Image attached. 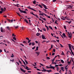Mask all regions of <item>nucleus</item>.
<instances>
[{
    "label": "nucleus",
    "mask_w": 74,
    "mask_h": 74,
    "mask_svg": "<svg viewBox=\"0 0 74 74\" xmlns=\"http://www.w3.org/2000/svg\"><path fill=\"white\" fill-rule=\"evenodd\" d=\"M18 9L19 11H20V12H21V13H24V14L26 13V12L25 10L23 11V10H21V8H18Z\"/></svg>",
    "instance_id": "1"
},
{
    "label": "nucleus",
    "mask_w": 74,
    "mask_h": 74,
    "mask_svg": "<svg viewBox=\"0 0 74 74\" xmlns=\"http://www.w3.org/2000/svg\"><path fill=\"white\" fill-rule=\"evenodd\" d=\"M68 33L67 34V35L68 36V37L69 38H71L72 37V35L71 34H70V33L69 32H67Z\"/></svg>",
    "instance_id": "2"
},
{
    "label": "nucleus",
    "mask_w": 74,
    "mask_h": 74,
    "mask_svg": "<svg viewBox=\"0 0 74 74\" xmlns=\"http://www.w3.org/2000/svg\"><path fill=\"white\" fill-rule=\"evenodd\" d=\"M50 67H49V69H53V70H55V66H52V65L50 64Z\"/></svg>",
    "instance_id": "3"
},
{
    "label": "nucleus",
    "mask_w": 74,
    "mask_h": 74,
    "mask_svg": "<svg viewBox=\"0 0 74 74\" xmlns=\"http://www.w3.org/2000/svg\"><path fill=\"white\" fill-rule=\"evenodd\" d=\"M42 38L43 40H44L45 39H46V38H45V36H44V34H42Z\"/></svg>",
    "instance_id": "4"
},
{
    "label": "nucleus",
    "mask_w": 74,
    "mask_h": 74,
    "mask_svg": "<svg viewBox=\"0 0 74 74\" xmlns=\"http://www.w3.org/2000/svg\"><path fill=\"white\" fill-rule=\"evenodd\" d=\"M27 8H29V9H30V10H33V11H37L36 10L30 7H27Z\"/></svg>",
    "instance_id": "5"
},
{
    "label": "nucleus",
    "mask_w": 74,
    "mask_h": 74,
    "mask_svg": "<svg viewBox=\"0 0 74 74\" xmlns=\"http://www.w3.org/2000/svg\"><path fill=\"white\" fill-rule=\"evenodd\" d=\"M25 67H26V68H25V69H26L27 70H32V69L30 68L29 69V68L26 65H25Z\"/></svg>",
    "instance_id": "6"
},
{
    "label": "nucleus",
    "mask_w": 74,
    "mask_h": 74,
    "mask_svg": "<svg viewBox=\"0 0 74 74\" xmlns=\"http://www.w3.org/2000/svg\"><path fill=\"white\" fill-rule=\"evenodd\" d=\"M1 31L2 33H4V32H5V31H4V30H3V28L2 27L1 28Z\"/></svg>",
    "instance_id": "7"
},
{
    "label": "nucleus",
    "mask_w": 74,
    "mask_h": 74,
    "mask_svg": "<svg viewBox=\"0 0 74 74\" xmlns=\"http://www.w3.org/2000/svg\"><path fill=\"white\" fill-rule=\"evenodd\" d=\"M68 45H69V49L70 50H72L71 49V44H68Z\"/></svg>",
    "instance_id": "8"
},
{
    "label": "nucleus",
    "mask_w": 74,
    "mask_h": 74,
    "mask_svg": "<svg viewBox=\"0 0 74 74\" xmlns=\"http://www.w3.org/2000/svg\"><path fill=\"white\" fill-rule=\"evenodd\" d=\"M20 70L22 71V72H23V73H24L26 72V70H23L22 68H20Z\"/></svg>",
    "instance_id": "9"
},
{
    "label": "nucleus",
    "mask_w": 74,
    "mask_h": 74,
    "mask_svg": "<svg viewBox=\"0 0 74 74\" xmlns=\"http://www.w3.org/2000/svg\"><path fill=\"white\" fill-rule=\"evenodd\" d=\"M42 69H43V72H45V71H47V70H46V69H44V67H42Z\"/></svg>",
    "instance_id": "10"
},
{
    "label": "nucleus",
    "mask_w": 74,
    "mask_h": 74,
    "mask_svg": "<svg viewBox=\"0 0 74 74\" xmlns=\"http://www.w3.org/2000/svg\"><path fill=\"white\" fill-rule=\"evenodd\" d=\"M47 72H48V73H50V72H52V71L51 70H47Z\"/></svg>",
    "instance_id": "11"
},
{
    "label": "nucleus",
    "mask_w": 74,
    "mask_h": 74,
    "mask_svg": "<svg viewBox=\"0 0 74 74\" xmlns=\"http://www.w3.org/2000/svg\"><path fill=\"white\" fill-rule=\"evenodd\" d=\"M24 21H25V22L27 23H28L29 22H28V21L26 20V19H25L24 20Z\"/></svg>",
    "instance_id": "12"
},
{
    "label": "nucleus",
    "mask_w": 74,
    "mask_h": 74,
    "mask_svg": "<svg viewBox=\"0 0 74 74\" xmlns=\"http://www.w3.org/2000/svg\"><path fill=\"white\" fill-rule=\"evenodd\" d=\"M40 52H36V54H37V56H38V55H40Z\"/></svg>",
    "instance_id": "13"
},
{
    "label": "nucleus",
    "mask_w": 74,
    "mask_h": 74,
    "mask_svg": "<svg viewBox=\"0 0 74 74\" xmlns=\"http://www.w3.org/2000/svg\"><path fill=\"white\" fill-rule=\"evenodd\" d=\"M61 62L62 63H64V61L62 60H61Z\"/></svg>",
    "instance_id": "14"
},
{
    "label": "nucleus",
    "mask_w": 74,
    "mask_h": 74,
    "mask_svg": "<svg viewBox=\"0 0 74 74\" xmlns=\"http://www.w3.org/2000/svg\"><path fill=\"white\" fill-rule=\"evenodd\" d=\"M49 29H51V30H53V29H52L51 26H49Z\"/></svg>",
    "instance_id": "15"
},
{
    "label": "nucleus",
    "mask_w": 74,
    "mask_h": 74,
    "mask_svg": "<svg viewBox=\"0 0 74 74\" xmlns=\"http://www.w3.org/2000/svg\"><path fill=\"white\" fill-rule=\"evenodd\" d=\"M62 17L61 18V19H63L62 20L63 21H64V20H65V19L64 18V17L63 16H62Z\"/></svg>",
    "instance_id": "16"
},
{
    "label": "nucleus",
    "mask_w": 74,
    "mask_h": 74,
    "mask_svg": "<svg viewBox=\"0 0 74 74\" xmlns=\"http://www.w3.org/2000/svg\"><path fill=\"white\" fill-rule=\"evenodd\" d=\"M66 22H68V23H69V24H70V23H71V22H72V21H66Z\"/></svg>",
    "instance_id": "17"
},
{
    "label": "nucleus",
    "mask_w": 74,
    "mask_h": 74,
    "mask_svg": "<svg viewBox=\"0 0 74 74\" xmlns=\"http://www.w3.org/2000/svg\"><path fill=\"white\" fill-rule=\"evenodd\" d=\"M36 0H34V1L33 2V3L34 4H36Z\"/></svg>",
    "instance_id": "18"
},
{
    "label": "nucleus",
    "mask_w": 74,
    "mask_h": 74,
    "mask_svg": "<svg viewBox=\"0 0 74 74\" xmlns=\"http://www.w3.org/2000/svg\"><path fill=\"white\" fill-rule=\"evenodd\" d=\"M44 8H45V9H48V8L47 7V6L45 5L44 6Z\"/></svg>",
    "instance_id": "19"
},
{
    "label": "nucleus",
    "mask_w": 74,
    "mask_h": 74,
    "mask_svg": "<svg viewBox=\"0 0 74 74\" xmlns=\"http://www.w3.org/2000/svg\"><path fill=\"white\" fill-rule=\"evenodd\" d=\"M65 34L63 33L62 34L63 36H64V37H66V36L65 35Z\"/></svg>",
    "instance_id": "20"
},
{
    "label": "nucleus",
    "mask_w": 74,
    "mask_h": 74,
    "mask_svg": "<svg viewBox=\"0 0 74 74\" xmlns=\"http://www.w3.org/2000/svg\"><path fill=\"white\" fill-rule=\"evenodd\" d=\"M68 7H68V8H72V7H73V6L71 5H69L68 6Z\"/></svg>",
    "instance_id": "21"
},
{
    "label": "nucleus",
    "mask_w": 74,
    "mask_h": 74,
    "mask_svg": "<svg viewBox=\"0 0 74 74\" xmlns=\"http://www.w3.org/2000/svg\"><path fill=\"white\" fill-rule=\"evenodd\" d=\"M61 70H62L63 71H64V68L63 67H61Z\"/></svg>",
    "instance_id": "22"
},
{
    "label": "nucleus",
    "mask_w": 74,
    "mask_h": 74,
    "mask_svg": "<svg viewBox=\"0 0 74 74\" xmlns=\"http://www.w3.org/2000/svg\"><path fill=\"white\" fill-rule=\"evenodd\" d=\"M30 13L31 14H32V15H34V16H35L36 15V14H33V12H30Z\"/></svg>",
    "instance_id": "23"
},
{
    "label": "nucleus",
    "mask_w": 74,
    "mask_h": 74,
    "mask_svg": "<svg viewBox=\"0 0 74 74\" xmlns=\"http://www.w3.org/2000/svg\"><path fill=\"white\" fill-rule=\"evenodd\" d=\"M25 61L26 64H29V63H28V62H27V61L26 60H25Z\"/></svg>",
    "instance_id": "24"
},
{
    "label": "nucleus",
    "mask_w": 74,
    "mask_h": 74,
    "mask_svg": "<svg viewBox=\"0 0 74 74\" xmlns=\"http://www.w3.org/2000/svg\"><path fill=\"white\" fill-rule=\"evenodd\" d=\"M40 33H37L36 34V36H40Z\"/></svg>",
    "instance_id": "25"
},
{
    "label": "nucleus",
    "mask_w": 74,
    "mask_h": 74,
    "mask_svg": "<svg viewBox=\"0 0 74 74\" xmlns=\"http://www.w3.org/2000/svg\"><path fill=\"white\" fill-rule=\"evenodd\" d=\"M14 55L13 54V53L12 54V56H11V58H14Z\"/></svg>",
    "instance_id": "26"
},
{
    "label": "nucleus",
    "mask_w": 74,
    "mask_h": 74,
    "mask_svg": "<svg viewBox=\"0 0 74 74\" xmlns=\"http://www.w3.org/2000/svg\"><path fill=\"white\" fill-rule=\"evenodd\" d=\"M32 46H33L34 45H35V44H34V42H33L32 43Z\"/></svg>",
    "instance_id": "27"
},
{
    "label": "nucleus",
    "mask_w": 74,
    "mask_h": 74,
    "mask_svg": "<svg viewBox=\"0 0 74 74\" xmlns=\"http://www.w3.org/2000/svg\"><path fill=\"white\" fill-rule=\"evenodd\" d=\"M42 30H43L44 31H45V32L46 31V29L45 28H43L42 29Z\"/></svg>",
    "instance_id": "28"
},
{
    "label": "nucleus",
    "mask_w": 74,
    "mask_h": 74,
    "mask_svg": "<svg viewBox=\"0 0 74 74\" xmlns=\"http://www.w3.org/2000/svg\"><path fill=\"white\" fill-rule=\"evenodd\" d=\"M13 39H14V40H16V38H15V36L13 37Z\"/></svg>",
    "instance_id": "29"
},
{
    "label": "nucleus",
    "mask_w": 74,
    "mask_h": 74,
    "mask_svg": "<svg viewBox=\"0 0 74 74\" xmlns=\"http://www.w3.org/2000/svg\"><path fill=\"white\" fill-rule=\"evenodd\" d=\"M38 5V6H39V7H40V8H42V7L41 6V5L39 4Z\"/></svg>",
    "instance_id": "30"
},
{
    "label": "nucleus",
    "mask_w": 74,
    "mask_h": 74,
    "mask_svg": "<svg viewBox=\"0 0 74 74\" xmlns=\"http://www.w3.org/2000/svg\"><path fill=\"white\" fill-rule=\"evenodd\" d=\"M7 20L8 21H9L10 23H11V20H10L8 19H7Z\"/></svg>",
    "instance_id": "31"
},
{
    "label": "nucleus",
    "mask_w": 74,
    "mask_h": 74,
    "mask_svg": "<svg viewBox=\"0 0 74 74\" xmlns=\"http://www.w3.org/2000/svg\"><path fill=\"white\" fill-rule=\"evenodd\" d=\"M71 62H69V61H68V65H69V64H70V63Z\"/></svg>",
    "instance_id": "32"
},
{
    "label": "nucleus",
    "mask_w": 74,
    "mask_h": 74,
    "mask_svg": "<svg viewBox=\"0 0 74 74\" xmlns=\"http://www.w3.org/2000/svg\"><path fill=\"white\" fill-rule=\"evenodd\" d=\"M6 42L7 43H8V45H10V42L6 41Z\"/></svg>",
    "instance_id": "33"
},
{
    "label": "nucleus",
    "mask_w": 74,
    "mask_h": 74,
    "mask_svg": "<svg viewBox=\"0 0 74 74\" xmlns=\"http://www.w3.org/2000/svg\"><path fill=\"white\" fill-rule=\"evenodd\" d=\"M36 49L37 50V51H38V47L37 46L36 47Z\"/></svg>",
    "instance_id": "34"
},
{
    "label": "nucleus",
    "mask_w": 74,
    "mask_h": 74,
    "mask_svg": "<svg viewBox=\"0 0 74 74\" xmlns=\"http://www.w3.org/2000/svg\"><path fill=\"white\" fill-rule=\"evenodd\" d=\"M1 11H4V9H3V8H1Z\"/></svg>",
    "instance_id": "35"
},
{
    "label": "nucleus",
    "mask_w": 74,
    "mask_h": 74,
    "mask_svg": "<svg viewBox=\"0 0 74 74\" xmlns=\"http://www.w3.org/2000/svg\"><path fill=\"white\" fill-rule=\"evenodd\" d=\"M43 10H44L45 12H46V13H47V10H46V9H43Z\"/></svg>",
    "instance_id": "36"
},
{
    "label": "nucleus",
    "mask_w": 74,
    "mask_h": 74,
    "mask_svg": "<svg viewBox=\"0 0 74 74\" xmlns=\"http://www.w3.org/2000/svg\"><path fill=\"white\" fill-rule=\"evenodd\" d=\"M14 27L16 29H17V28H18V27H19V26H17L16 27Z\"/></svg>",
    "instance_id": "37"
},
{
    "label": "nucleus",
    "mask_w": 74,
    "mask_h": 74,
    "mask_svg": "<svg viewBox=\"0 0 74 74\" xmlns=\"http://www.w3.org/2000/svg\"><path fill=\"white\" fill-rule=\"evenodd\" d=\"M46 58L47 59H50V58L48 57H46Z\"/></svg>",
    "instance_id": "38"
},
{
    "label": "nucleus",
    "mask_w": 74,
    "mask_h": 74,
    "mask_svg": "<svg viewBox=\"0 0 74 74\" xmlns=\"http://www.w3.org/2000/svg\"><path fill=\"white\" fill-rule=\"evenodd\" d=\"M23 43L24 44H26V42L25 41H23Z\"/></svg>",
    "instance_id": "39"
},
{
    "label": "nucleus",
    "mask_w": 74,
    "mask_h": 74,
    "mask_svg": "<svg viewBox=\"0 0 74 74\" xmlns=\"http://www.w3.org/2000/svg\"><path fill=\"white\" fill-rule=\"evenodd\" d=\"M45 5H44V4H43V3H42L41 4V5H42V6H43V7H44V6H45Z\"/></svg>",
    "instance_id": "40"
},
{
    "label": "nucleus",
    "mask_w": 74,
    "mask_h": 74,
    "mask_svg": "<svg viewBox=\"0 0 74 74\" xmlns=\"http://www.w3.org/2000/svg\"><path fill=\"white\" fill-rule=\"evenodd\" d=\"M28 43H29V42H30V41H31V40H28Z\"/></svg>",
    "instance_id": "41"
},
{
    "label": "nucleus",
    "mask_w": 74,
    "mask_h": 74,
    "mask_svg": "<svg viewBox=\"0 0 74 74\" xmlns=\"http://www.w3.org/2000/svg\"><path fill=\"white\" fill-rule=\"evenodd\" d=\"M35 16L38 18H39V17H38V15H37V14L35 15Z\"/></svg>",
    "instance_id": "42"
},
{
    "label": "nucleus",
    "mask_w": 74,
    "mask_h": 74,
    "mask_svg": "<svg viewBox=\"0 0 74 74\" xmlns=\"http://www.w3.org/2000/svg\"><path fill=\"white\" fill-rule=\"evenodd\" d=\"M10 61H12V62H14V60H10Z\"/></svg>",
    "instance_id": "43"
},
{
    "label": "nucleus",
    "mask_w": 74,
    "mask_h": 74,
    "mask_svg": "<svg viewBox=\"0 0 74 74\" xmlns=\"http://www.w3.org/2000/svg\"><path fill=\"white\" fill-rule=\"evenodd\" d=\"M51 19L53 21V22H54V20H53V18H51Z\"/></svg>",
    "instance_id": "44"
},
{
    "label": "nucleus",
    "mask_w": 74,
    "mask_h": 74,
    "mask_svg": "<svg viewBox=\"0 0 74 74\" xmlns=\"http://www.w3.org/2000/svg\"><path fill=\"white\" fill-rule=\"evenodd\" d=\"M35 48H36V47L34 46V47L32 48V49H35Z\"/></svg>",
    "instance_id": "45"
},
{
    "label": "nucleus",
    "mask_w": 74,
    "mask_h": 74,
    "mask_svg": "<svg viewBox=\"0 0 74 74\" xmlns=\"http://www.w3.org/2000/svg\"><path fill=\"white\" fill-rule=\"evenodd\" d=\"M47 31H48V30H49V28L48 27H47Z\"/></svg>",
    "instance_id": "46"
},
{
    "label": "nucleus",
    "mask_w": 74,
    "mask_h": 74,
    "mask_svg": "<svg viewBox=\"0 0 74 74\" xmlns=\"http://www.w3.org/2000/svg\"><path fill=\"white\" fill-rule=\"evenodd\" d=\"M23 63L24 64H25V65H26V63H25V62L23 60Z\"/></svg>",
    "instance_id": "47"
},
{
    "label": "nucleus",
    "mask_w": 74,
    "mask_h": 74,
    "mask_svg": "<svg viewBox=\"0 0 74 74\" xmlns=\"http://www.w3.org/2000/svg\"><path fill=\"white\" fill-rule=\"evenodd\" d=\"M59 67H57V69L56 70H57L58 71V70H59Z\"/></svg>",
    "instance_id": "48"
},
{
    "label": "nucleus",
    "mask_w": 74,
    "mask_h": 74,
    "mask_svg": "<svg viewBox=\"0 0 74 74\" xmlns=\"http://www.w3.org/2000/svg\"><path fill=\"white\" fill-rule=\"evenodd\" d=\"M64 27L65 29H66V27L65 26H64Z\"/></svg>",
    "instance_id": "49"
},
{
    "label": "nucleus",
    "mask_w": 74,
    "mask_h": 74,
    "mask_svg": "<svg viewBox=\"0 0 74 74\" xmlns=\"http://www.w3.org/2000/svg\"><path fill=\"white\" fill-rule=\"evenodd\" d=\"M3 11H0V14H2L3 13Z\"/></svg>",
    "instance_id": "50"
},
{
    "label": "nucleus",
    "mask_w": 74,
    "mask_h": 74,
    "mask_svg": "<svg viewBox=\"0 0 74 74\" xmlns=\"http://www.w3.org/2000/svg\"><path fill=\"white\" fill-rule=\"evenodd\" d=\"M44 15V13H43V12H42V16H43V15Z\"/></svg>",
    "instance_id": "51"
},
{
    "label": "nucleus",
    "mask_w": 74,
    "mask_h": 74,
    "mask_svg": "<svg viewBox=\"0 0 74 74\" xmlns=\"http://www.w3.org/2000/svg\"><path fill=\"white\" fill-rule=\"evenodd\" d=\"M2 52H3L2 50L0 49V53Z\"/></svg>",
    "instance_id": "52"
},
{
    "label": "nucleus",
    "mask_w": 74,
    "mask_h": 74,
    "mask_svg": "<svg viewBox=\"0 0 74 74\" xmlns=\"http://www.w3.org/2000/svg\"><path fill=\"white\" fill-rule=\"evenodd\" d=\"M55 59V58H53V60H52V62H54V61Z\"/></svg>",
    "instance_id": "53"
},
{
    "label": "nucleus",
    "mask_w": 74,
    "mask_h": 74,
    "mask_svg": "<svg viewBox=\"0 0 74 74\" xmlns=\"http://www.w3.org/2000/svg\"><path fill=\"white\" fill-rule=\"evenodd\" d=\"M39 64H40V65H41L42 66H44V65H43L42 64H41L40 63Z\"/></svg>",
    "instance_id": "54"
},
{
    "label": "nucleus",
    "mask_w": 74,
    "mask_h": 74,
    "mask_svg": "<svg viewBox=\"0 0 74 74\" xmlns=\"http://www.w3.org/2000/svg\"><path fill=\"white\" fill-rule=\"evenodd\" d=\"M18 15L19 16H21L22 17V16H21V15H20V14H19V13H18Z\"/></svg>",
    "instance_id": "55"
},
{
    "label": "nucleus",
    "mask_w": 74,
    "mask_h": 74,
    "mask_svg": "<svg viewBox=\"0 0 74 74\" xmlns=\"http://www.w3.org/2000/svg\"><path fill=\"white\" fill-rule=\"evenodd\" d=\"M55 67H58L59 66V65H56L55 66Z\"/></svg>",
    "instance_id": "56"
},
{
    "label": "nucleus",
    "mask_w": 74,
    "mask_h": 74,
    "mask_svg": "<svg viewBox=\"0 0 74 74\" xmlns=\"http://www.w3.org/2000/svg\"><path fill=\"white\" fill-rule=\"evenodd\" d=\"M60 46H61V47H63V46H62V44H60Z\"/></svg>",
    "instance_id": "57"
},
{
    "label": "nucleus",
    "mask_w": 74,
    "mask_h": 74,
    "mask_svg": "<svg viewBox=\"0 0 74 74\" xmlns=\"http://www.w3.org/2000/svg\"><path fill=\"white\" fill-rule=\"evenodd\" d=\"M12 36H16V35H14V34H12Z\"/></svg>",
    "instance_id": "58"
},
{
    "label": "nucleus",
    "mask_w": 74,
    "mask_h": 74,
    "mask_svg": "<svg viewBox=\"0 0 74 74\" xmlns=\"http://www.w3.org/2000/svg\"><path fill=\"white\" fill-rule=\"evenodd\" d=\"M62 55H64V53L62 51Z\"/></svg>",
    "instance_id": "59"
},
{
    "label": "nucleus",
    "mask_w": 74,
    "mask_h": 74,
    "mask_svg": "<svg viewBox=\"0 0 74 74\" xmlns=\"http://www.w3.org/2000/svg\"><path fill=\"white\" fill-rule=\"evenodd\" d=\"M42 19L44 20V21H46V19L45 18H42Z\"/></svg>",
    "instance_id": "60"
},
{
    "label": "nucleus",
    "mask_w": 74,
    "mask_h": 74,
    "mask_svg": "<svg viewBox=\"0 0 74 74\" xmlns=\"http://www.w3.org/2000/svg\"><path fill=\"white\" fill-rule=\"evenodd\" d=\"M26 39L28 40H29V39L28 38H26Z\"/></svg>",
    "instance_id": "61"
},
{
    "label": "nucleus",
    "mask_w": 74,
    "mask_h": 74,
    "mask_svg": "<svg viewBox=\"0 0 74 74\" xmlns=\"http://www.w3.org/2000/svg\"><path fill=\"white\" fill-rule=\"evenodd\" d=\"M56 0H53V2H55Z\"/></svg>",
    "instance_id": "62"
},
{
    "label": "nucleus",
    "mask_w": 74,
    "mask_h": 74,
    "mask_svg": "<svg viewBox=\"0 0 74 74\" xmlns=\"http://www.w3.org/2000/svg\"><path fill=\"white\" fill-rule=\"evenodd\" d=\"M37 71H41V70H40V69H37Z\"/></svg>",
    "instance_id": "63"
},
{
    "label": "nucleus",
    "mask_w": 74,
    "mask_h": 74,
    "mask_svg": "<svg viewBox=\"0 0 74 74\" xmlns=\"http://www.w3.org/2000/svg\"><path fill=\"white\" fill-rule=\"evenodd\" d=\"M28 73H31V71H27Z\"/></svg>",
    "instance_id": "64"
}]
</instances>
